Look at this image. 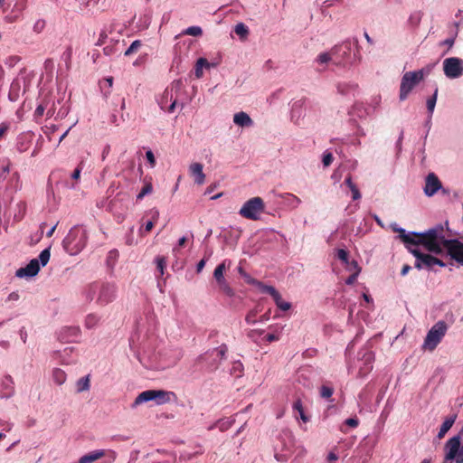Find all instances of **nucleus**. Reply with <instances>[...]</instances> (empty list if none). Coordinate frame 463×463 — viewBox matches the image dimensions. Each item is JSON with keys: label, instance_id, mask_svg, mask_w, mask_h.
<instances>
[{"label": "nucleus", "instance_id": "20", "mask_svg": "<svg viewBox=\"0 0 463 463\" xmlns=\"http://www.w3.org/2000/svg\"><path fill=\"white\" fill-rule=\"evenodd\" d=\"M373 359L374 355L371 351H365L362 357L364 366H361L359 370V374L361 376H365L372 370Z\"/></svg>", "mask_w": 463, "mask_h": 463}, {"label": "nucleus", "instance_id": "59", "mask_svg": "<svg viewBox=\"0 0 463 463\" xmlns=\"http://www.w3.org/2000/svg\"><path fill=\"white\" fill-rule=\"evenodd\" d=\"M360 273H352L346 279L345 284L347 285H353L355 281Z\"/></svg>", "mask_w": 463, "mask_h": 463}, {"label": "nucleus", "instance_id": "19", "mask_svg": "<svg viewBox=\"0 0 463 463\" xmlns=\"http://www.w3.org/2000/svg\"><path fill=\"white\" fill-rule=\"evenodd\" d=\"M335 87L338 94L348 97L354 94L357 84L351 81H339Z\"/></svg>", "mask_w": 463, "mask_h": 463}, {"label": "nucleus", "instance_id": "62", "mask_svg": "<svg viewBox=\"0 0 463 463\" xmlns=\"http://www.w3.org/2000/svg\"><path fill=\"white\" fill-rule=\"evenodd\" d=\"M345 184H346L350 190H352L354 187H355L356 185L353 183L352 181V176L349 175H347V177L345 178Z\"/></svg>", "mask_w": 463, "mask_h": 463}, {"label": "nucleus", "instance_id": "56", "mask_svg": "<svg viewBox=\"0 0 463 463\" xmlns=\"http://www.w3.org/2000/svg\"><path fill=\"white\" fill-rule=\"evenodd\" d=\"M20 298V296L17 292H12L8 295V297L5 299V302H16Z\"/></svg>", "mask_w": 463, "mask_h": 463}, {"label": "nucleus", "instance_id": "36", "mask_svg": "<svg viewBox=\"0 0 463 463\" xmlns=\"http://www.w3.org/2000/svg\"><path fill=\"white\" fill-rule=\"evenodd\" d=\"M243 364L240 361H234L231 368V374L241 377L243 373Z\"/></svg>", "mask_w": 463, "mask_h": 463}, {"label": "nucleus", "instance_id": "46", "mask_svg": "<svg viewBox=\"0 0 463 463\" xmlns=\"http://www.w3.org/2000/svg\"><path fill=\"white\" fill-rule=\"evenodd\" d=\"M153 191V185L151 183H146L140 193L137 194V198L138 200L142 199L144 196L150 194Z\"/></svg>", "mask_w": 463, "mask_h": 463}, {"label": "nucleus", "instance_id": "15", "mask_svg": "<svg viewBox=\"0 0 463 463\" xmlns=\"http://www.w3.org/2000/svg\"><path fill=\"white\" fill-rule=\"evenodd\" d=\"M441 188V182L434 173H430L426 176L424 194L430 197L433 196Z\"/></svg>", "mask_w": 463, "mask_h": 463}, {"label": "nucleus", "instance_id": "3", "mask_svg": "<svg viewBox=\"0 0 463 463\" xmlns=\"http://www.w3.org/2000/svg\"><path fill=\"white\" fill-rule=\"evenodd\" d=\"M88 301L96 300L99 306H106L116 298V286L106 282H94L85 290Z\"/></svg>", "mask_w": 463, "mask_h": 463}, {"label": "nucleus", "instance_id": "51", "mask_svg": "<svg viewBox=\"0 0 463 463\" xmlns=\"http://www.w3.org/2000/svg\"><path fill=\"white\" fill-rule=\"evenodd\" d=\"M333 160H334V156H333L332 153L325 152L323 154L322 162H323V165L325 167L329 166L332 164Z\"/></svg>", "mask_w": 463, "mask_h": 463}, {"label": "nucleus", "instance_id": "57", "mask_svg": "<svg viewBox=\"0 0 463 463\" xmlns=\"http://www.w3.org/2000/svg\"><path fill=\"white\" fill-rule=\"evenodd\" d=\"M345 423L351 428H356L359 424V420L356 418H349L345 420Z\"/></svg>", "mask_w": 463, "mask_h": 463}, {"label": "nucleus", "instance_id": "8", "mask_svg": "<svg viewBox=\"0 0 463 463\" xmlns=\"http://www.w3.org/2000/svg\"><path fill=\"white\" fill-rule=\"evenodd\" d=\"M265 211V203L261 197L256 196L247 200L239 211V214L248 220L258 221Z\"/></svg>", "mask_w": 463, "mask_h": 463}, {"label": "nucleus", "instance_id": "48", "mask_svg": "<svg viewBox=\"0 0 463 463\" xmlns=\"http://www.w3.org/2000/svg\"><path fill=\"white\" fill-rule=\"evenodd\" d=\"M334 393V389L327 385H323L320 388V395L325 399H329Z\"/></svg>", "mask_w": 463, "mask_h": 463}, {"label": "nucleus", "instance_id": "17", "mask_svg": "<svg viewBox=\"0 0 463 463\" xmlns=\"http://www.w3.org/2000/svg\"><path fill=\"white\" fill-rule=\"evenodd\" d=\"M232 121L236 126L241 128H251L254 125L252 118L244 111L235 113Z\"/></svg>", "mask_w": 463, "mask_h": 463}, {"label": "nucleus", "instance_id": "39", "mask_svg": "<svg viewBox=\"0 0 463 463\" xmlns=\"http://www.w3.org/2000/svg\"><path fill=\"white\" fill-rule=\"evenodd\" d=\"M142 46V43L139 40L134 41L130 46L125 51V56H130L133 53H136L140 47Z\"/></svg>", "mask_w": 463, "mask_h": 463}, {"label": "nucleus", "instance_id": "26", "mask_svg": "<svg viewBox=\"0 0 463 463\" xmlns=\"http://www.w3.org/2000/svg\"><path fill=\"white\" fill-rule=\"evenodd\" d=\"M52 379L54 383L61 385L66 382L67 375L63 370L60 368H54L52 372Z\"/></svg>", "mask_w": 463, "mask_h": 463}, {"label": "nucleus", "instance_id": "2", "mask_svg": "<svg viewBox=\"0 0 463 463\" xmlns=\"http://www.w3.org/2000/svg\"><path fill=\"white\" fill-rule=\"evenodd\" d=\"M332 50L335 65H352L361 60L358 40L356 38L346 39L332 47Z\"/></svg>", "mask_w": 463, "mask_h": 463}, {"label": "nucleus", "instance_id": "6", "mask_svg": "<svg viewBox=\"0 0 463 463\" xmlns=\"http://www.w3.org/2000/svg\"><path fill=\"white\" fill-rule=\"evenodd\" d=\"M391 228L394 232L399 233V238L405 244L408 250L409 246H415L416 244H422L424 246V250H427V242L430 239L429 230L422 233L407 232L403 228L399 227L396 223H392Z\"/></svg>", "mask_w": 463, "mask_h": 463}, {"label": "nucleus", "instance_id": "52", "mask_svg": "<svg viewBox=\"0 0 463 463\" xmlns=\"http://www.w3.org/2000/svg\"><path fill=\"white\" fill-rule=\"evenodd\" d=\"M256 315H257V312L255 310L250 311L245 317L247 324H249V325L255 324L256 323V318H255Z\"/></svg>", "mask_w": 463, "mask_h": 463}, {"label": "nucleus", "instance_id": "63", "mask_svg": "<svg viewBox=\"0 0 463 463\" xmlns=\"http://www.w3.org/2000/svg\"><path fill=\"white\" fill-rule=\"evenodd\" d=\"M455 37L448 38L444 40L440 44L447 45L449 48H451L454 45Z\"/></svg>", "mask_w": 463, "mask_h": 463}, {"label": "nucleus", "instance_id": "12", "mask_svg": "<svg viewBox=\"0 0 463 463\" xmlns=\"http://www.w3.org/2000/svg\"><path fill=\"white\" fill-rule=\"evenodd\" d=\"M445 463L456 459V463H463V445L460 446V437L454 436L445 444Z\"/></svg>", "mask_w": 463, "mask_h": 463}, {"label": "nucleus", "instance_id": "41", "mask_svg": "<svg viewBox=\"0 0 463 463\" xmlns=\"http://www.w3.org/2000/svg\"><path fill=\"white\" fill-rule=\"evenodd\" d=\"M221 291H222L225 295L229 297H232L234 295L233 289L230 287L226 280L221 281L217 283Z\"/></svg>", "mask_w": 463, "mask_h": 463}, {"label": "nucleus", "instance_id": "47", "mask_svg": "<svg viewBox=\"0 0 463 463\" xmlns=\"http://www.w3.org/2000/svg\"><path fill=\"white\" fill-rule=\"evenodd\" d=\"M217 427L220 429L221 431H225L228 429L231 428L232 425V421L228 419H222L216 422Z\"/></svg>", "mask_w": 463, "mask_h": 463}, {"label": "nucleus", "instance_id": "35", "mask_svg": "<svg viewBox=\"0 0 463 463\" xmlns=\"http://www.w3.org/2000/svg\"><path fill=\"white\" fill-rule=\"evenodd\" d=\"M352 113L359 118H364L368 115L367 109L363 103L354 104Z\"/></svg>", "mask_w": 463, "mask_h": 463}, {"label": "nucleus", "instance_id": "32", "mask_svg": "<svg viewBox=\"0 0 463 463\" xmlns=\"http://www.w3.org/2000/svg\"><path fill=\"white\" fill-rule=\"evenodd\" d=\"M183 47H185V43H176V45L175 46V58L173 60V64L174 65H176L177 67H179V65L181 64L182 62V48Z\"/></svg>", "mask_w": 463, "mask_h": 463}, {"label": "nucleus", "instance_id": "55", "mask_svg": "<svg viewBox=\"0 0 463 463\" xmlns=\"http://www.w3.org/2000/svg\"><path fill=\"white\" fill-rule=\"evenodd\" d=\"M82 162L78 165V167L71 174V178L75 181H78L80 177V173L82 169Z\"/></svg>", "mask_w": 463, "mask_h": 463}, {"label": "nucleus", "instance_id": "10", "mask_svg": "<svg viewBox=\"0 0 463 463\" xmlns=\"http://www.w3.org/2000/svg\"><path fill=\"white\" fill-rule=\"evenodd\" d=\"M50 249L43 250L38 259H33L25 267L16 270L15 275L18 278H31L35 276L40 270V263L45 266L50 260Z\"/></svg>", "mask_w": 463, "mask_h": 463}, {"label": "nucleus", "instance_id": "58", "mask_svg": "<svg viewBox=\"0 0 463 463\" xmlns=\"http://www.w3.org/2000/svg\"><path fill=\"white\" fill-rule=\"evenodd\" d=\"M10 128L9 123L4 122L0 125V139L5 136V134Z\"/></svg>", "mask_w": 463, "mask_h": 463}, {"label": "nucleus", "instance_id": "40", "mask_svg": "<svg viewBox=\"0 0 463 463\" xmlns=\"http://www.w3.org/2000/svg\"><path fill=\"white\" fill-rule=\"evenodd\" d=\"M156 269L159 272V276H163L164 273H165V269L166 267V260L165 257L163 256H158L156 258Z\"/></svg>", "mask_w": 463, "mask_h": 463}, {"label": "nucleus", "instance_id": "27", "mask_svg": "<svg viewBox=\"0 0 463 463\" xmlns=\"http://www.w3.org/2000/svg\"><path fill=\"white\" fill-rule=\"evenodd\" d=\"M226 262L227 260H223L221 264H219L215 269H214V272H213V277L216 280V282H221V281H223V280H226L224 279V276H223V273L224 271L226 270L227 267H226Z\"/></svg>", "mask_w": 463, "mask_h": 463}, {"label": "nucleus", "instance_id": "44", "mask_svg": "<svg viewBox=\"0 0 463 463\" xmlns=\"http://www.w3.org/2000/svg\"><path fill=\"white\" fill-rule=\"evenodd\" d=\"M274 301L278 307L283 311H287L291 307V304L289 302L284 301L280 294L278 296V298H274Z\"/></svg>", "mask_w": 463, "mask_h": 463}, {"label": "nucleus", "instance_id": "33", "mask_svg": "<svg viewBox=\"0 0 463 463\" xmlns=\"http://www.w3.org/2000/svg\"><path fill=\"white\" fill-rule=\"evenodd\" d=\"M234 32L241 40L246 39L249 34V29L243 23L237 24Z\"/></svg>", "mask_w": 463, "mask_h": 463}, {"label": "nucleus", "instance_id": "31", "mask_svg": "<svg viewBox=\"0 0 463 463\" xmlns=\"http://www.w3.org/2000/svg\"><path fill=\"white\" fill-rule=\"evenodd\" d=\"M437 98H438V89L436 88V90H434L433 95L431 97H430L427 99V102H426L427 109H428L429 117L430 118L432 117L433 111L435 109V106H436V102H437Z\"/></svg>", "mask_w": 463, "mask_h": 463}, {"label": "nucleus", "instance_id": "18", "mask_svg": "<svg viewBox=\"0 0 463 463\" xmlns=\"http://www.w3.org/2000/svg\"><path fill=\"white\" fill-rule=\"evenodd\" d=\"M203 165L201 163H193L189 166V172L194 177V183L202 185L205 181V175L203 171Z\"/></svg>", "mask_w": 463, "mask_h": 463}, {"label": "nucleus", "instance_id": "38", "mask_svg": "<svg viewBox=\"0 0 463 463\" xmlns=\"http://www.w3.org/2000/svg\"><path fill=\"white\" fill-rule=\"evenodd\" d=\"M109 34H112V29H104L100 32L97 45H103L109 43Z\"/></svg>", "mask_w": 463, "mask_h": 463}, {"label": "nucleus", "instance_id": "64", "mask_svg": "<svg viewBox=\"0 0 463 463\" xmlns=\"http://www.w3.org/2000/svg\"><path fill=\"white\" fill-rule=\"evenodd\" d=\"M205 263H206L205 260H201L197 263V266H196V271H197L198 273H200V272L203 270V268H204V266H205Z\"/></svg>", "mask_w": 463, "mask_h": 463}, {"label": "nucleus", "instance_id": "25", "mask_svg": "<svg viewBox=\"0 0 463 463\" xmlns=\"http://www.w3.org/2000/svg\"><path fill=\"white\" fill-rule=\"evenodd\" d=\"M455 420H456V415H452L444 420V422L440 426L439 431L438 433V438L439 439H442L446 435V433L449 430V429L454 424Z\"/></svg>", "mask_w": 463, "mask_h": 463}, {"label": "nucleus", "instance_id": "24", "mask_svg": "<svg viewBox=\"0 0 463 463\" xmlns=\"http://www.w3.org/2000/svg\"><path fill=\"white\" fill-rule=\"evenodd\" d=\"M211 64L205 58H199L194 67V74L197 79H201L203 75V68L209 69Z\"/></svg>", "mask_w": 463, "mask_h": 463}, {"label": "nucleus", "instance_id": "1", "mask_svg": "<svg viewBox=\"0 0 463 463\" xmlns=\"http://www.w3.org/2000/svg\"><path fill=\"white\" fill-rule=\"evenodd\" d=\"M427 251L439 254L444 250L451 259L463 265V241L447 239L446 231L442 225H437L429 230Z\"/></svg>", "mask_w": 463, "mask_h": 463}, {"label": "nucleus", "instance_id": "21", "mask_svg": "<svg viewBox=\"0 0 463 463\" xmlns=\"http://www.w3.org/2000/svg\"><path fill=\"white\" fill-rule=\"evenodd\" d=\"M280 197L283 199L284 203L292 209L298 208L302 203L300 198L293 194L286 193L281 194Z\"/></svg>", "mask_w": 463, "mask_h": 463}, {"label": "nucleus", "instance_id": "60", "mask_svg": "<svg viewBox=\"0 0 463 463\" xmlns=\"http://www.w3.org/2000/svg\"><path fill=\"white\" fill-rule=\"evenodd\" d=\"M103 51H104V53L108 56L113 54L115 52L112 44H109V45L105 46Z\"/></svg>", "mask_w": 463, "mask_h": 463}, {"label": "nucleus", "instance_id": "7", "mask_svg": "<svg viewBox=\"0 0 463 463\" xmlns=\"http://www.w3.org/2000/svg\"><path fill=\"white\" fill-rule=\"evenodd\" d=\"M422 244L409 246V251L416 258L415 268L418 269H432L434 265L444 267L445 263L439 259L421 251Z\"/></svg>", "mask_w": 463, "mask_h": 463}, {"label": "nucleus", "instance_id": "23", "mask_svg": "<svg viewBox=\"0 0 463 463\" xmlns=\"http://www.w3.org/2000/svg\"><path fill=\"white\" fill-rule=\"evenodd\" d=\"M248 282L258 285L261 292L269 294L273 298V299L278 298V296L279 295L278 290L272 286L264 285L261 282H258L255 279H249Z\"/></svg>", "mask_w": 463, "mask_h": 463}, {"label": "nucleus", "instance_id": "43", "mask_svg": "<svg viewBox=\"0 0 463 463\" xmlns=\"http://www.w3.org/2000/svg\"><path fill=\"white\" fill-rule=\"evenodd\" d=\"M345 267L346 270L351 272V274L361 272V268L359 267L357 261L355 260H349L347 263L345 264Z\"/></svg>", "mask_w": 463, "mask_h": 463}, {"label": "nucleus", "instance_id": "61", "mask_svg": "<svg viewBox=\"0 0 463 463\" xmlns=\"http://www.w3.org/2000/svg\"><path fill=\"white\" fill-rule=\"evenodd\" d=\"M351 192H352V198H353V200H358V199L361 198V194H360V192H359V190H358V188L356 186L354 187L351 190Z\"/></svg>", "mask_w": 463, "mask_h": 463}, {"label": "nucleus", "instance_id": "30", "mask_svg": "<svg viewBox=\"0 0 463 463\" xmlns=\"http://www.w3.org/2000/svg\"><path fill=\"white\" fill-rule=\"evenodd\" d=\"M434 67H435V63H429L426 66H424L423 68H421L420 70L413 71L417 74L418 78L421 81L424 80L425 77L429 76L431 73Z\"/></svg>", "mask_w": 463, "mask_h": 463}, {"label": "nucleus", "instance_id": "22", "mask_svg": "<svg viewBox=\"0 0 463 463\" xmlns=\"http://www.w3.org/2000/svg\"><path fill=\"white\" fill-rule=\"evenodd\" d=\"M316 62L321 66H326L329 62H333L335 64V56L333 55L332 48L328 52L319 53L316 58Z\"/></svg>", "mask_w": 463, "mask_h": 463}, {"label": "nucleus", "instance_id": "13", "mask_svg": "<svg viewBox=\"0 0 463 463\" xmlns=\"http://www.w3.org/2000/svg\"><path fill=\"white\" fill-rule=\"evenodd\" d=\"M442 68L444 75L449 80L458 79L463 76V59L449 57L443 60Z\"/></svg>", "mask_w": 463, "mask_h": 463}, {"label": "nucleus", "instance_id": "34", "mask_svg": "<svg viewBox=\"0 0 463 463\" xmlns=\"http://www.w3.org/2000/svg\"><path fill=\"white\" fill-rule=\"evenodd\" d=\"M293 410L298 413V417L304 421H308V418L304 412V408L300 400H297L293 404ZM298 418V416H296Z\"/></svg>", "mask_w": 463, "mask_h": 463}, {"label": "nucleus", "instance_id": "49", "mask_svg": "<svg viewBox=\"0 0 463 463\" xmlns=\"http://www.w3.org/2000/svg\"><path fill=\"white\" fill-rule=\"evenodd\" d=\"M336 257L343 262L344 265L350 260L348 252L344 249H338L336 250Z\"/></svg>", "mask_w": 463, "mask_h": 463}, {"label": "nucleus", "instance_id": "50", "mask_svg": "<svg viewBox=\"0 0 463 463\" xmlns=\"http://www.w3.org/2000/svg\"><path fill=\"white\" fill-rule=\"evenodd\" d=\"M227 346L225 345H220L218 348L213 350L212 354L219 356L221 359L224 358L227 353Z\"/></svg>", "mask_w": 463, "mask_h": 463}, {"label": "nucleus", "instance_id": "9", "mask_svg": "<svg viewBox=\"0 0 463 463\" xmlns=\"http://www.w3.org/2000/svg\"><path fill=\"white\" fill-rule=\"evenodd\" d=\"M174 393L164 390H147L139 393L135 399L132 407L135 408L144 402L154 401L157 405L170 402Z\"/></svg>", "mask_w": 463, "mask_h": 463}, {"label": "nucleus", "instance_id": "29", "mask_svg": "<svg viewBox=\"0 0 463 463\" xmlns=\"http://www.w3.org/2000/svg\"><path fill=\"white\" fill-rule=\"evenodd\" d=\"M99 320H100L99 316H98L97 314H94V313H90V314L87 315L85 317V326L88 329H92L99 324Z\"/></svg>", "mask_w": 463, "mask_h": 463}, {"label": "nucleus", "instance_id": "28", "mask_svg": "<svg viewBox=\"0 0 463 463\" xmlns=\"http://www.w3.org/2000/svg\"><path fill=\"white\" fill-rule=\"evenodd\" d=\"M76 387L78 392L88 391L90 387V375L80 378L76 383Z\"/></svg>", "mask_w": 463, "mask_h": 463}, {"label": "nucleus", "instance_id": "45", "mask_svg": "<svg viewBox=\"0 0 463 463\" xmlns=\"http://www.w3.org/2000/svg\"><path fill=\"white\" fill-rule=\"evenodd\" d=\"M46 26V21L44 19H38L33 25V31L35 33H41Z\"/></svg>", "mask_w": 463, "mask_h": 463}, {"label": "nucleus", "instance_id": "54", "mask_svg": "<svg viewBox=\"0 0 463 463\" xmlns=\"http://www.w3.org/2000/svg\"><path fill=\"white\" fill-rule=\"evenodd\" d=\"M154 227V222L153 221H148L143 229H140L139 232H140V235H144L146 232H149Z\"/></svg>", "mask_w": 463, "mask_h": 463}, {"label": "nucleus", "instance_id": "14", "mask_svg": "<svg viewBox=\"0 0 463 463\" xmlns=\"http://www.w3.org/2000/svg\"><path fill=\"white\" fill-rule=\"evenodd\" d=\"M420 82V80L418 78L417 74L414 71H408L403 74L401 80L400 85V93L399 98L400 100H405L411 91L414 89L416 85Z\"/></svg>", "mask_w": 463, "mask_h": 463}, {"label": "nucleus", "instance_id": "4", "mask_svg": "<svg viewBox=\"0 0 463 463\" xmlns=\"http://www.w3.org/2000/svg\"><path fill=\"white\" fill-rule=\"evenodd\" d=\"M184 84L181 80H174L169 87H167L159 100V105L162 109H165L168 103H170L167 108V111L169 113L174 112L176 106L180 105L182 108L184 107Z\"/></svg>", "mask_w": 463, "mask_h": 463}, {"label": "nucleus", "instance_id": "37", "mask_svg": "<svg viewBox=\"0 0 463 463\" xmlns=\"http://www.w3.org/2000/svg\"><path fill=\"white\" fill-rule=\"evenodd\" d=\"M109 34H112V29H104L100 32L97 45H103L109 43Z\"/></svg>", "mask_w": 463, "mask_h": 463}, {"label": "nucleus", "instance_id": "42", "mask_svg": "<svg viewBox=\"0 0 463 463\" xmlns=\"http://www.w3.org/2000/svg\"><path fill=\"white\" fill-rule=\"evenodd\" d=\"M203 33V30L200 26H190L186 28L183 34L192 35V36H201Z\"/></svg>", "mask_w": 463, "mask_h": 463}, {"label": "nucleus", "instance_id": "5", "mask_svg": "<svg viewBox=\"0 0 463 463\" xmlns=\"http://www.w3.org/2000/svg\"><path fill=\"white\" fill-rule=\"evenodd\" d=\"M87 239L86 229L81 226H74L63 239L62 245L70 255H76L85 247Z\"/></svg>", "mask_w": 463, "mask_h": 463}, {"label": "nucleus", "instance_id": "11", "mask_svg": "<svg viewBox=\"0 0 463 463\" xmlns=\"http://www.w3.org/2000/svg\"><path fill=\"white\" fill-rule=\"evenodd\" d=\"M448 326L445 322H437L428 332L422 348L428 351H433L440 343L447 332Z\"/></svg>", "mask_w": 463, "mask_h": 463}, {"label": "nucleus", "instance_id": "53", "mask_svg": "<svg viewBox=\"0 0 463 463\" xmlns=\"http://www.w3.org/2000/svg\"><path fill=\"white\" fill-rule=\"evenodd\" d=\"M146 160L148 161L150 166L154 167L156 165V158H155L154 153L151 150H147L146 152Z\"/></svg>", "mask_w": 463, "mask_h": 463}, {"label": "nucleus", "instance_id": "16", "mask_svg": "<svg viewBox=\"0 0 463 463\" xmlns=\"http://www.w3.org/2000/svg\"><path fill=\"white\" fill-rule=\"evenodd\" d=\"M305 117V102L298 100L293 103L290 112V120L295 125H300Z\"/></svg>", "mask_w": 463, "mask_h": 463}]
</instances>
